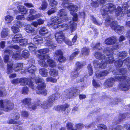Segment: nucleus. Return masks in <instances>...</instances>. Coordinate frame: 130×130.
<instances>
[{
    "instance_id": "f257e3e1",
    "label": "nucleus",
    "mask_w": 130,
    "mask_h": 130,
    "mask_svg": "<svg viewBox=\"0 0 130 130\" xmlns=\"http://www.w3.org/2000/svg\"><path fill=\"white\" fill-rule=\"evenodd\" d=\"M126 72V70L125 68L118 69L116 73L113 71L114 74L117 75L114 78H111L107 79L104 83V86L107 88H110L113 86L114 82L123 81L119 84L118 88L119 90L123 91L128 90L130 89V76L128 77L125 75L124 74Z\"/></svg>"
},
{
    "instance_id": "f03ea898",
    "label": "nucleus",
    "mask_w": 130,
    "mask_h": 130,
    "mask_svg": "<svg viewBox=\"0 0 130 130\" xmlns=\"http://www.w3.org/2000/svg\"><path fill=\"white\" fill-rule=\"evenodd\" d=\"M36 70V67L32 64L29 65V66L26 68L25 70L26 71H28L31 73L34 76H35V72ZM36 83L38 85L37 87V90L36 93L37 94H41L44 95H46L47 91L45 89L46 85L44 83V80L42 79L39 77L36 78L35 79Z\"/></svg>"
},
{
    "instance_id": "7ed1b4c3",
    "label": "nucleus",
    "mask_w": 130,
    "mask_h": 130,
    "mask_svg": "<svg viewBox=\"0 0 130 130\" xmlns=\"http://www.w3.org/2000/svg\"><path fill=\"white\" fill-rule=\"evenodd\" d=\"M58 15L60 18L58 17L52 16L51 18L52 23L51 25L53 28L55 29L57 28H63V30H66L69 28L68 24H63L59 25V24L62 23L63 21H66L68 19L67 13L65 10H60L58 12Z\"/></svg>"
},
{
    "instance_id": "20e7f679",
    "label": "nucleus",
    "mask_w": 130,
    "mask_h": 130,
    "mask_svg": "<svg viewBox=\"0 0 130 130\" xmlns=\"http://www.w3.org/2000/svg\"><path fill=\"white\" fill-rule=\"evenodd\" d=\"M60 94L59 93H56L49 96L47 99V101L43 102L41 106L44 109L52 107L53 105V103L56 100L59 98Z\"/></svg>"
},
{
    "instance_id": "39448f33",
    "label": "nucleus",
    "mask_w": 130,
    "mask_h": 130,
    "mask_svg": "<svg viewBox=\"0 0 130 130\" xmlns=\"http://www.w3.org/2000/svg\"><path fill=\"white\" fill-rule=\"evenodd\" d=\"M116 6L112 3L107 4L106 5L104 6L101 10V12L102 15H106L107 18L105 19H108L109 18V20L112 19L110 18L109 16L106 15L108 13H114L116 10Z\"/></svg>"
},
{
    "instance_id": "423d86ee",
    "label": "nucleus",
    "mask_w": 130,
    "mask_h": 130,
    "mask_svg": "<svg viewBox=\"0 0 130 130\" xmlns=\"http://www.w3.org/2000/svg\"><path fill=\"white\" fill-rule=\"evenodd\" d=\"M108 19H106L105 20V24L106 26L110 25V26L118 34H121L123 33L124 32V28L123 27L120 26H116V22L113 21L112 19L109 20V18Z\"/></svg>"
},
{
    "instance_id": "0eeeda50",
    "label": "nucleus",
    "mask_w": 130,
    "mask_h": 130,
    "mask_svg": "<svg viewBox=\"0 0 130 130\" xmlns=\"http://www.w3.org/2000/svg\"><path fill=\"white\" fill-rule=\"evenodd\" d=\"M104 52L107 55L106 57L104 56V62H106L107 64L108 63L110 64L112 63L114 60L113 57V51L112 49L109 47L106 48L104 50Z\"/></svg>"
},
{
    "instance_id": "6e6552de",
    "label": "nucleus",
    "mask_w": 130,
    "mask_h": 130,
    "mask_svg": "<svg viewBox=\"0 0 130 130\" xmlns=\"http://www.w3.org/2000/svg\"><path fill=\"white\" fill-rule=\"evenodd\" d=\"M14 107L13 104L9 101L3 102L0 100V114L2 113L3 110L5 111H9Z\"/></svg>"
},
{
    "instance_id": "1a4fd4ad",
    "label": "nucleus",
    "mask_w": 130,
    "mask_h": 130,
    "mask_svg": "<svg viewBox=\"0 0 130 130\" xmlns=\"http://www.w3.org/2000/svg\"><path fill=\"white\" fill-rule=\"evenodd\" d=\"M79 92V90L78 89L73 88L71 91L68 90H66L65 91L62 93L61 97L64 100H66L67 98H70L73 96H76Z\"/></svg>"
},
{
    "instance_id": "9d476101",
    "label": "nucleus",
    "mask_w": 130,
    "mask_h": 130,
    "mask_svg": "<svg viewBox=\"0 0 130 130\" xmlns=\"http://www.w3.org/2000/svg\"><path fill=\"white\" fill-rule=\"evenodd\" d=\"M130 1L128 2V3H125L123 4L122 8L118 6L116 11L115 13L116 16L119 17H121L123 15L124 13H125L126 10L128 8V6L130 5L129 4Z\"/></svg>"
},
{
    "instance_id": "9b49d317",
    "label": "nucleus",
    "mask_w": 130,
    "mask_h": 130,
    "mask_svg": "<svg viewBox=\"0 0 130 130\" xmlns=\"http://www.w3.org/2000/svg\"><path fill=\"white\" fill-rule=\"evenodd\" d=\"M34 80V77H31L30 79L25 77L20 78L19 83L22 86L28 85L29 87L34 89L35 87L32 82Z\"/></svg>"
},
{
    "instance_id": "f8f14e48",
    "label": "nucleus",
    "mask_w": 130,
    "mask_h": 130,
    "mask_svg": "<svg viewBox=\"0 0 130 130\" xmlns=\"http://www.w3.org/2000/svg\"><path fill=\"white\" fill-rule=\"evenodd\" d=\"M71 14L73 15V21H70L68 24L69 28L68 29H70L71 31H75L76 28V24L74 21H77L78 20V15L76 13H73L71 12Z\"/></svg>"
},
{
    "instance_id": "ddd939ff",
    "label": "nucleus",
    "mask_w": 130,
    "mask_h": 130,
    "mask_svg": "<svg viewBox=\"0 0 130 130\" xmlns=\"http://www.w3.org/2000/svg\"><path fill=\"white\" fill-rule=\"evenodd\" d=\"M85 64V62H77L76 63L77 67L76 70L71 73V77L74 78L76 77L79 75L78 71Z\"/></svg>"
},
{
    "instance_id": "4468645a",
    "label": "nucleus",
    "mask_w": 130,
    "mask_h": 130,
    "mask_svg": "<svg viewBox=\"0 0 130 130\" xmlns=\"http://www.w3.org/2000/svg\"><path fill=\"white\" fill-rule=\"evenodd\" d=\"M45 44L50 48L54 49L56 47L54 43L50 36H46L44 38Z\"/></svg>"
},
{
    "instance_id": "2eb2a0df",
    "label": "nucleus",
    "mask_w": 130,
    "mask_h": 130,
    "mask_svg": "<svg viewBox=\"0 0 130 130\" xmlns=\"http://www.w3.org/2000/svg\"><path fill=\"white\" fill-rule=\"evenodd\" d=\"M12 41L15 43H19L21 46H25L27 44V41L26 39H22L20 40L19 38H15V36L12 38Z\"/></svg>"
},
{
    "instance_id": "dca6fc26",
    "label": "nucleus",
    "mask_w": 130,
    "mask_h": 130,
    "mask_svg": "<svg viewBox=\"0 0 130 130\" xmlns=\"http://www.w3.org/2000/svg\"><path fill=\"white\" fill-rule=\"evenodd\" d=\"M55 38L59 43H61L65 38L64 34L62 31L56 33L55 35Z\"/></svg>"
},
{
    "instance_id": "f3484780",
    "label": "nucleus",
    "mask_w": 130,
    "mask_h": 130,
    "mask_svg": "<svg viewBox=\"0 0 130 130\" xmlns=\"http://www.w3.org/2000/svg\"><path fill=\"white\" fill-rule=\"evenodd\" d=\"M69 105L68 104L66 103L64 105H62L60 106H57L55 107V109L57 110H61L63 112L66 113H68V111H67V108L69 107Z\"/></svg>"
},
{
    "instance_id": "a211bd4d",
    "label": "nucleus",
    "mask_w": 130,
    "mask_h": 130,
    "mask_svg": "<svg viewBox=\"0 0 130 130\" xmlns=\"http://www.w3.org/2000/svg\"><path fill=\"white\" fill-rule=\"evenodd\" d=\"M130 62V59L129 58H127L126 59L123 60V61L122 60H116L115 61V65L117 67H121L124 63L126 65H127Z\"/></svg>"
},
{
    "instance_id": "6ab92c4d",
    "label": "nucleus",
    "mask_w": 130,
    "mask_h": 130,
    "mask_svg": "<svg viewBox=\"0 0 130 130\" xmlns=\"http://www.w3.org/2000/svg\"><path fill=\"white\" fill-rule=\"evenodd\" d=\"M104 61L103 60L101 61L100 60H95L93 61V64L95 67L99 66L100 68H104L107 66V63L106 62H104Z\"/></svg>"
},
{
    "instance_id": "aec40b11",
    "label": "nucleus",
    "mask_w": 130,
    "mask_h": 130,
    "mask_svg": "<svg viewBox=\"0 0 130 130\" xmlns=\"http://www.w3.org/2000/svg\"><path fill=\"white\" fill-rule=\"evenodd\" d=\"M9 30L7 28H3L1 32V36L3 40H5L8 38Z\"/></svg>"
},
{
    "instance_id": "412c9836",
    "label": "nucleus",
    "mask_w": 130,
    "mask_h": 130,
    "mask_svg": "<svg viewBox=\"0 0 130 130\" xmlns=\"http://www.w3.org/2000/svg\"><path fill=\"white\" fill-rule=\"evenodd\" d=\"M106 0H91V4L93 7H97L100 4H103Z\"/></svg>"
},
{
    "instance_id": "4be33fe9",
    "label": "nucleus",
    "mask_w": 130,
    "mask_h": 130,
    "mask_svg": "<svg viewBox=\"0 0 130 130\" xmlns=\"http://www.w3.org/2000/svg\"><path fill=\"white\" fill-rule=\"evenodd\" d=\"M117 40L116 37H112L106 39L105 41V43L107 44L112 45L115 43Z\"/></svg>"
},
{
    "instance_id": "5701e85b",
    "label": "nucleus",
    "mask_w": 130,
    "mask_h": 130,
    "mask_svg": "<svg viewBox=\"0 0 130 130\" xmlns=\"http://www.w3.org/2000/svg\"><path fill=\"white\" fill-rule=\"evenodd\" d=\"M25 30L28 33H31L32 35L37 33V31L35 29L32 28L30 25H27L25 26Z\"/></svg>"
},
{
    "instance_id": "b1692460",
    "label": "nucleus",
    "mask_w": 130,
    "mask_h": 130,
    "mask_svg": "<svg viewBox=\"0 0 130 130\" xmlns=\"http://www.w3.org/2000/svg\"><path fill=\"white\" fill-rule=\"evenodd\" d=\"M67 5H65V7L67 8L70 11L72 12H76L78 10V7L76 5H71L69 4H67Z\"/></svg>"
},
{
    "instance_id": "393cba45",
    "label": "nucleus",
    "mask_w": 130,
    "mask_h": 130,
    "mask_svg": "<svg viewBox=\"0 0 130 130\" xmlns=\"http://www.w3.org/2000/svg\"><path fill=\"white\" fill-rule=\"evenodd\" d=\"M17 8L19 12H22V14H26L28 12L27 9L23 6L19 5L17 6Z\"/></svg>"
},
{
    "instance_id": "a878e982",
    "label": "nucleus",
    "mask_w": 130,
    "mask_h": 130,
    "mask_svg": "<svg viewBox=\"0 0 130 130\" xmlns=\"http://www.w3.org/2000/svg\"><path fill=\"white\" fill-rule=\"evenodd\" d=\"M13 63L12 62H10V63H8L7 69V73L8 74L12 72L13 70H14V67H13Z\"/></svg>"
},
{
    "instance_id": "bb28decb",
    "label": "nucleus",
    "mask_w": 130,
    "mask_h": 130,
    "mask_svg": "<svg viewBox=\"0 0 130 130\" xmlns=\"http://www.w3.org/2000/svg\"><path fill=\"white\" fill-rule=\"evenodd\" d=\"M109 72L107 71H104L102 72H100L96 73V77L98 78H100L102 77L105 76L108 74Z\"/></svg>"
},
{
    "instance_id": "cd10ccee",
    "label": "nucleus",
    "mask_w": 130,
    "mask_h": 130,
    "mask_svg": "<svg viewBox=\"0 0 130 130\" xmlns=\"http://www.w3.org/2000/svg\"><path fill=\"white\" fill-rule=\"evenodd\" d=\"M23 64L22 63L15 64L13 66L14 70L17 72L21 70L23 68Z\"/></svg>"
},
{
    "instance_id": "c85d7f7f",
    "label": "nucleus",
    "mask_w": 130,
    "mask_h": 130,
    "mask_svg": "<svg viewBox=\"0 0 130 130\" xmlns=\"http://www.w3.org/2000/svg\"><path fill=\"white\" fill-rule=\"evenodd\" d=\"M39 73L43 76L46 77L47 76V71L45 68H42L40 69L39 70Z\"/></svg>"
},
{
    "instance_id": "c756f323",
    "label": "nucleus",
    "mask_w": 130,
    "mask_h": 130,
    "mask_svg": "<svg viewBox=\"0 0 130 130\" xmlns=\"http://www.w3.org/2000/svg\"><path fill=\"white\" fill-rule=\"evenodd\" d=\"M43 39L39 38V36H37L33 38V41L36 44H41L43 42Z\"/></svg>"
},
{
    "instance_id": "7c9ffc66",
    "label": "nucleus",
    "mask_w": 130,
    "mask_h": 130,
    "mask_svg": "<svg viewBox=\"0 0 130 130\" xmlns=\"http://www.w3.org/2000/svg\"><path fill=\"white\" fill-rule=\"evenodd\" d=\"M5 22L7 23H10L14 20L13 17L10 15H8L6 16L5 18Z\"/></svg>"
},
{
    "instance_id": "2f4dec72",
    "label": "nucleus",
    "mask_w": 130,
    "mask_h": 130,
    "mask_svg": "<svg viewBox=\"0 0 130 130\" xmlns=\"http://www.w3.org/2000/svg\"><path fill=\"white\" fill-rule=\"evenodd\" d=\"M94 56L96 58L100 60L101 59L103 61L104 59V56L103 55H102L101 53L99 52H96L94 54Z\"/></svg>"
},
{
    "instance_id": "473e14b6",
    "label": "nucleus",
    "mask_w": 130,
    "mask_h": 130,
    "mask_svg": "<svg viewBox=\"0 0 130 130\" xmlns=\"http://www.w3.org/2000/svg\"><path fill=\"white\" fill-rule=\"evenodd\" d=\"M89 49L86 47H83L81 50V53L82 55H88L89 52Z\"/></svg>"
},
{
    "instance_id": "72a5a7b5",
    "label": "nucleus",
    "mask_w": 130,
    "mask_h": 130,
    "mask_svg": "<svg viewBox=\"0 0 130 130\" xmlns=\"http://www.w3.org/2000/svg\"><path fill=\"white\" fill-rule=\"evenodd\" d=\"M41 16V14L40 13H38L35 15H32L31 17H28L27 18V19L28 21H30L40 17Z\"/></svg>"
},
{
    "instance_id": "f704fd0d",
    "label": "nucleus",
    "mask_w": 130,
    "mask_h": 130,
    "mask_svg": "<svg viewBox=\"0 0 130 130\" xmlns=\"http://www.w3.org/2000/svg\"><path fill=\"white\" fill-rule=\"evenodd\" d=\"M48 30L45 27H41L39 31V33L41 35H43L44 34L47 33Z\"/></svg>"
},
{
    "instance_id": "c9c22d12",
    "label": "nucleus",
    "mask_w": 130,
    "mask_h": 130,
    "mask_svg": "<svg viewBox=\"0 0 130 130\" xmlns=\"http://www.w3.org/2000/svg\"><path fill=\"white\" fill-rule=\"evenodd\" d=\"M41 103L39 101L36 104H33L30 105L28 107L30 108L31 110H34L37 107V106H39L40 104Z\"/></svg>"
},
{
    "instance_id": "e433bc0d",
    "label": "nucleus",
    "mask_w": 130,
    "mask_h": 130,
    "mask_svg": "<svg viewBox=\"0 0 130 130\" xmlns=\"http://www.w3.org/2000/svg\"><path fill=\"white\" fill-rule=\"evenodd\" d=\"M50 74L51 76L55 77L58 75V71L53 69H51L50 71Z\"/></svg>"
},
{
    "instance_id": "4c0bfd02",
    "label": "nucleus",
    "mask_w": 130,
    "mask_h": 130,
    "mask_svg": "<svg viewBox=\"0 0 130 130\" xmlns=\"http://www.w3.org/2000/svg\"><path fill=\"white\" fill-rule=\"evenodd\" d=\"M48 5V4L47 3L46 1H44L42 2L41 5V7H40L39 9L40 10H45L47 8Z\"/></svg>"
},
{
    "instance_id": "58836bf2",
    "label": "nucleus",
    "mask_w": 130,
    "mask_h": 130,
    "mask_svg": "<svg viewBox=\"0 0 130 130\" xmlns=\"http://www.w3.org/2000/svg\"><path fill=\"white\" fill-rule=\"evenodd\" d=\"M29 55V53L28 51L26 50H24L22 51L21 57L25 58H27L28 57Z\"/></svg>"
},
{
    "instance_id": "ea45409f",
    "label": "nucleus",
    "mask_w": 130,
    "mask_h": 130,
    "mask_svg": "<svg viewBox=\"0 0 130 130\" xmlns=\"http://www.w3.org/2000/svg\"><path fill=\"white\" fill-rule=\"evenodd\" d=\"M31 99L29 98H27L24 99L22 101V103L24 104L27 105L29 106L30 104Z\"/></svg>"
},
{
    "instance_id": "a19ab883",
    "label": "nucleus",
    "mask_w": 130,
    "mask_h": 130,
    "mask_svg": "<svg viewBox=\"0 0 130 130\" xmlns=\"http://www.w3.org/2000/svg\"><path fill=\"white\" fill-rule=\"evenodd\" d=\"M90 17L91 20L93 21L94 23L98 25H101L102 24V22L96 20L93 16H90Z\"/></svg>"
},
{
    "instance_id": "79ce46f5",
    "label": "nucleus",
    "mask_w": 130,
    "mask_h": 130,
    "mask_svg": "<svg viewBox=\"0 0 130 130\" xmlns=\"http://www.w3.org/2000/svg\"><path fill=\"white\" fill-rule=\"evenodd\" d=\"M48 49L47 48L40 49L38 51V52L40 54V55H44L48 53Z\"/></svg>"
},
{
    "instance_id": "37998d69",
    "label": "nucleus",
    "mask_w": 130,
    "mask_h": 130,
    "mask_svg": "<svg viewBox=\"0 0 130 130\" xmlns=\"http://www.w3.org/2000/svg\"><path fill=\"white\" fill-rule=\"evenodd\" d=\"M47 61L50 66L51 67H54L56 65V62L51 59H48Z\"/></svg>"
},
{
    "instance_id": "c03bdc74",
    "label": "nucleus",
    "mask_w": 130,
    "mask_h": 130,
    "mask_svg": "<svg viewBox=\"0 0 130 130\" xmlns=\"http://www.w3.org/2000/svg\"><path fill=\"white\" fill-rule=\"evenodd\" d=\"M75 52L73 53L70 56V59L71 60L73 59L75 56L79 53V50L77 48L75 50Z\"/></svg>"
},
{
    "instance_id": "a18cd8bd",
    "label": "nucleus",
    "mask_w": 130,
    "mask_h": 130,
    "mask_svg": "<svg viewBox=\"0 0 130 130\" xmlns=\"http://www.w3.org/2000/svg\"><path fill=\"white\" fill-rule=\"evenodd\" d=\"M38 62L39 64L41 66L45 67L47 66V64L44 60L42 59H39Z\"/></svg>"
},
{
    "instance_id": "49530a36",
    "label": "nucleus",
    "mask_w": 130,
    "mask_h": 130,
    "mask_svg": "<svg viewBox=\"0 0 130 130\" xmlns=\"http://www.w3.org/2000/svg\"><path fill=\"white\" fill-rule=\"evenodd\" d=\"M28 44H29V46L28 47L30 51H35L37 47L36 46L33 44L31 43H29Z\"/></svg>"
},
{
    "instance_id": "de8ad7c7",
    "label": "nucleus",
    "mask_w": 130,
    "mask_h": 130,
    "mask_svg": "<svg viewBox=\"0 0 130 130\" xmlns=\"http://www.w3.org/2000/svg\"><path fill=\"white\" fill-rule=\"evenodd\" d=\"M127 55V53L125 51L119 52L117 54V55L118 56L122 58H124Z\"/></svg>"
},
{
    "instance_id": "09e8293b",
    "label": "nucleus",
    "mask_w": 130,
    "mask_h": 130,
    "mask_svg": "<svg viewBox=\"0 0 130 130\" xmlns=\"http://www.w3.org/2000/svg\"><path fill=\"white\" fill-rule=\"evenodd\" d=\"M47 82H50L56 83L57 81V79L51 77H48L46 79Z\"/></svg>"
},
{
    "instance_id": "8fccbe9b",
    "label": "nucleus",
    "mask_w": 130,
    "mask_h": 130,
    "mask_svg": "<svg viewBox=\"0 0 130 130\" xmlns=\"http://www.w3.org/2000/svg\"><path fill=\"white\" fill-rule=\"evenodd\" d=\"M50 6H56L58 3L55 0H48Z\"/></svg>"
},
{
    "instance_id": "3c124183",
    "label": "nucleus",
    "mask_w": 130,
    "mask_h": 130,
    "mask_svg": "<svg viewBox=\"0 0 130 130\" xmlns=\"http://www.w3.org/2000/svg\"><path fill=\"white\" fill-rule=\"evenodd\" d=\"M4 61L7 64L10 63V62H12L11 60L9 59V56L8 55H5L3 58Z\"/></svg>"
},
{
    "instance_id": "603ef678",
    "label": "nucleus",
    "mask_w": 130,
    "mask_h": 130,
    "mask_svg": "<svg viewBox=\"0 0 130 130\" xmlns=\"http://www.w3.org/2000/svg\"><path fill=\"white\" fill-rule=\"evenodd\" d=\"M37 56L39 59H42L44 60L50 58L49 56L47 55H38Z\"/></svg>"
},
{
    "instance_id": "864d4df0",
    "label": "nucleus",
    "mask_w": 130,
    "mask_h": 130,
    "mask_svg": "<svg viewBox=\"0 0 130 130\" xmlns=\"http://www.w3.org/2000/svg\"><path fill=\"white\" fill-rule=\"evenodd\" d=\"M87 68L89 75H92L93 74V71L91 65L89 64Z\"/></svg>"
},
{
    "instance_id": "5fc2aeb1",
    "label": "nucleus",
    "mask_w": 130,
    "mask_h": 130,
    "mask_svg": "<svg viewBox=\"0 0 130 130\" xmlns=\"http://www.w3.org/2000/svg\"><path fill=\"white\" fill-rule=\"evenodd\" d=\"M67 127L69 130H77L76 129H74L73 128L72 124L70 122L68 123L67 124Z\"/></svg>"
},
{
    "instance_id": "6e6d98bb",
    "label": "nucleus",
    "mask_w": 130,
    "mask_h": 130,
    "mask_svg": "<svg viewBox=\"0 0 130 130\" xmlns=\"http://www.w3.org/2000/svg\"><path fill=\"white\" fill-rule=\"evenodd\" d=\"M12 57L14 59L16 60H18L19 59H21L22 58L20 56L19 53L14 54L12 56Z\"/></svg>"
},
{
    "instance_id": "4d7b16f0",
    "label": "nucleus",
    "mask_w": 130,
    "mask_h": 130,
    "mask_svg": "<svg viewBox=\"0 0 130 130\" xmlns=\"http://www.w3.org/2000/svg\"><path fill=\"white\" fill-rule=\"evenodd\" d=\"M56 10L57 9L56 7L53 8L48 10L47 12V13L48 15H50L55 12Z\"/></svg>"
},
{
    "instance_id": "13d9d810",
    "label": "nucleus",
    "mask_w": 130,
    "mask_h": 130,
    "mask_svg": "<svg viewBox=\"0 0 130 130\" xmlns=\"http://www.w3.org/2000/svg\"><path fill=\"white\" fill-rule=\"evenodd\" d=\"M29 90L28 88L27 87H23L22 90V93L24 94H27Z\"/></svg>"
},
{
    "instance_id": "bf43d9fd",
    "label": "nucleus",
    "mask_w": 130,
    "mask_h": 130,
    "mask_svg": "<svg viewBox=\"0 0 130 130\" xmlns=\"http://www.w3.org/2000/svg\"><path fill=\"white\" fill-rule=\"evenodd\" d=\"M98 127L101 130H107V128L106 126L104 124H100L98 125Z\"/></svg>"
},
{
    "instance_id": "052dcab7",
    "label": "nucleus",
    "mask_w": 130,
    "mask_h": 130,
    "mask_svg": "<svg viewBox=\"0 0 130 130\" xmlns=\"http://www.w3.org/2000/svg\"><path fill=\"white\" fill-rule=\"evenodd\" d=\"M11 28L12 31L14 33H17L20 31L19 28L17 27L13 26Z\"/></svg>"
},
{
    "instance_id": "680f3d73",
    "label": "nucleus",
    "mask_w": 130,
    "mask_h": 130,
    "mask_svg": "<svg viewBox=\"0 0 130 130\" xmlns=\"http://www.w3.org/2000/svg\"><path fill=\"white\" fill-rule=\"evenodd\" d=\"M55 56H60L62 55V53L61 50H59L57 51L55 53Z\"/></svg>"
},
{
    "instance_id": "e2e57ef3",
    "label": "nucleus",
    "mask_w": 130,
    "mask_h": 130,
    "mask_svg": "<svg viewBox=\"0 0 130 130\" xmlns=\"http://www.w3.org/2000/svg\"><path fill=\"white\" fill-rule=\"evenodd\" d=\"M75 127L77 129L81 130L83 128L84 126L83 124L79 123L76 125Z\"/></svg>"
},
{
    "instance_id": "0e129e2a",
    "label": "nucleus",
    "mask_w": 130,
    "mask_h": 130,
    "mask_svg": "<svg viewBox=\"0 0 130 130\" xmlns=\"http://www.w3.org/2000/svg\"><path fill=\"white\" fill-rule=\"evenodd\" d=\"M64 42L67 45L69 46H71L72 44V42L69 41V40L68 38H66L64 40Z\"/></svg>"
},
{
    "instance_id": "69168bd1",
    "label": "nucleus",
    "mask_w": 130,
    "mask_h": 130,
    "mask_svg": "<svg viewBox=\"0 0 130 130\" xmlns=\"http://www.w3.org/2000/svg\"><path fill=\"white\" fill-rule=\"evenodd\" d=\"M20 78L15 79L11 80V83L14 84H16L18 83H19Z\"/></svg>"
},
{
    "instance_id": "338daca9",
    "label": "nucleus",
    "mask_w": 130,
    "mask_h": 130,
    "mask_svg": "<svg viewBox=\"0 0 130 130\" xmlns=\"http://www.w3.org/2000/svg\"><path fill=\"white\" fill-rule=\"evenodd\" d=\"M21 115L24 117H27L28 116L29 113L27 111H22Z\"/></svg>"
},
{
    "instance_id": "774afa93",
    "label": "nucleus",
    "mask_w": 130,
    "mask_h": 130,
    "mask_svg": "<svg viewBox=\"0 0 130 130\" xmlns=\"http://www.w3.org/2000/svg\"><path fill=\"white\" fill-rule=\"evenodd\" d=\"M66 58L62 55L59 56L58 59V61L60 62H63L66 60Z\"/></svg>"
}]
</instances>
